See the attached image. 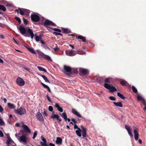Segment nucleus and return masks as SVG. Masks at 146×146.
Returning <instances> with one entry per match:
<instances>
[{"label":"nucleus","instance_id":"f257e3e1","mask_svg":"<svg viewBox=\"0 0 146 146\" xmlns=\"http://www.w3.org/2000/svg\"><path fill=\"white\" fill-rule=\"evenodd\" d=\"M25 36L26 37L31 36V38L33 39L34 36L33 30L28 27Z\"/></svg>","mask_w":146,"mask_h":146},{"label":"nucleus","instance_id":"f03ea898","mask_svg":"<svg viewBox=\"0 0 146 146\" xmlns=\"http://www.w3.org/2000/svg\"><path fill=\"white\" fill-rule=\"evenodd\" d=\"M15 112L19 115H22L26 113V110L25 108L20 107L19 109L15 110Z\"/></svg>","mask_w":146,"mask_h":146},{"label":"nucleus","instance_id":"7ed1b4c3","mask_svg":"<svg viewBox=\"0 0 146 146\" xmlns=\"http://www.w3.org/2000/svg\"><path fill=\"white\" fill-rule=\"evenodd\" d=\"M63 72L68 75L72 74V68L70 66H64V69Z\"/></svg>","mask_w":146,"mask_h":146},{"label":"nucleus","instance_id":"20e7f679","mask_svg":"<svg viewBox=\"0 0 146 146\" xmlns=\"http://www.w3.org/2000/svg\"><path fill=\"white\" fill-rule=\"evenodd\" d=\"M16 83L19 86H22L25 84V82L21 78L18 77L16 80Z\"/></svg>","mask_w":146,"mask_h":146},{"label":"nucleus","instance_id":"39448f33","mask_svg":"<svg viewBox=\"0 0 146 146\" xmlns=\"http://www.w3.org/2000/svg\"><path fill=\"white\" fill-rule=\"evenodd\" d=\"M27 137L26 136L22 135L20 137L18 140L20 142L25 144L27 142Z\"/></svg>","mask_w":146,"mask_h":146},{"label":"nucleus","instance_id":"423d86ee","mask_svg":"<svg viewBox=\"0 0 146 146\" xmlns=\"http://www.w3.org/2000/svg\"><path fill=\"white\" fill-rule=\"evenodd\" d=\"M31 17L32 21L35 22H38L40 19L39 16L35 14H32Z\"/></svg>","mask_w":146,"mask_h":146},{"label":"nucleus","instance_id":"0eeeda50","mask_svg":"<svg viewBox=\"0 0 146 146\" xmlns=\"http://www.w3.org/2000/svg\"><path fill=\"white\" fill-rule=\"evenodd\" d=\"M65 53L67 56H74L76 54L75 51L69 50H66L65 51Z\"/></svg>","mask_w":146,"mask_h":146},{"label":"nucleus","instance_id":"6e6552de","mask_svg":"<svg viewBox=\"0 0 146 146\" xmlns=\"http://www.w3.org/2000/svg\"><path fill=\"white\" fill-rule=\"evenodd\" d=\"M6 143L8 146H16V144L10 137L7 138L6 141Z\"/></svg>","mask_w":146,"mask_h":146},{"label":"nucleus","instance_id":"1a4fd4ad","mask_svg":"<svg viewBox=\"0 0 146 146\" xmlns=\"http://www.w3.org/2000/svg\"><path fill=\"white\" fill-rule=\"evenodd\" d=\"M17 29L19 30L21 33L23 35H25L27 30L23 27L21 26L17 27Z\"/></svg>","mask_w":146,"mask_h":146},{"label":"nucleus","instance_id":"9d476101","mask_svg":"<svg viewBox=\"0 0 146 146\" xmlns=\"http://www.w3.org/2000/svg\"><path fill=\"white\" fill-rule=\"evenodd\" d=\"M43 25L44 26L46 25H51L53 26H56V25L52 21H50L48 20H46L43 23Z\"/></svg>","mask_w":146,"mask_h":146},{"label":"nucleus","instance_id":"9b49d317","mask_svg":"<svg viewBox=\"0 0 146 146\" xmlns=\"http://www.w3.org/2000/svg\"><path fill=\"white\" fill-rule=\"evenodd\" d=\"M41 138L42 140L43 141H41L40 142V144L42 146H49L47 144V141L46 139L44 138L42 136L41 137Z\"/></svg>","mask_w":146,"mask_h":146},{"label":"nucleus","instance_id":"f8f14e48","mask_svg":"<svg viewBox=\"0 0 146 146\" xmlns=\"http://www.w3.org/2000/svg\"><path fill=\"white\" fill-rule=\"evenodd\" d=\"M36 116L37 119L39 121H44V118L41 113L40 112H38L37 113V114L36 115Z\"/></svg>","mask_w":146,"mask_h":146},{"label":"nucleus","instance_id":"ddd939ff","mask_svg":"<svg viewBox=\"0 0 146 146\" xmlns=\"http://www.w3.org/2000/svg\"><path fill=\"white\" fill-rule=\"evenodd\" d=\"M71 111L73 114L75 115L77 117L83 118V117H82V115L76 109L74 108H72V109Z\"/></svg>","mask_w":146,"mask_h":146},{"label":"nucleus","instance_id":"4468645a","mask_svg":"<svg viewBox=\"0 0 146 146\" xmlns=\"http://www.w3.org/2000/svg\"><path fill=\"white\" fill-rule=\"evenodd\" d=\"M120 83L123 86H126L129 88H130L131 87V85H129L127 82L124 80H121L120 81Z\"/></svg>","mask_w":146,"mask_h":146},{"label":"nucleus","instance_id":"2eb2a0df","mask_svg":"<svg viewBox=\"0 0 146 146\" xmlns=\"http://www.w3.org/2000/svg\"><path fill=\"white\" fill-rule=\"evenodd\" d=\"M125 128L127 130L128 134L131 137H133V135L132 134L131 129L129 125H126L125 126Z\"/></svg>","mask_w":146,"mask_h":146},{"label":"nucleus","instance_id":"dca6fc26","mask_svg":"<svg viewBox=\"0 0 146 146\" xmlns=\"http://www.w3.org/2000/svg\"><path fill=\"white\" fill-rule=\"evenodd\" d=\"M80 73L82 74L86 75L88 73V70L86 69L82 68H79Z\"/></svg>","mask_w":146,"mask_h":146},{"label":"nucleus","instance_id":"f3484780","mask_svg":"<svg viewBox=\"0 0 146 146\" xmlns=\"http://www.w3.org/2000/svg\"><path fill=\"white\" fill-rule=\"evenodd\" d=\"M22 127L25 132H27L29 133H31V130L27 125L23 124L22 126Z\"/></svg>","mask_w":146,"mask_h":146},{"label":"nucleus","instance_id":"a211bd4d","mask_svg":"<svg viewBox=\"0 0 146 146\" xmlns=\"http://www.w3.org/2000/svg\"><path fill=\"white\" fill-rule=\"evenodd\" d=\"M82 134L83 138H84L87 136L86 130L85 128L82 126Z\"/></svg>","mask_w":146,"mask_h":146},{"label":"nucleus","instance_id":"6ab92c4d","mask_svg":"<svg viewBox=\"0 0 146 146\" xmlns=\"http://www.w3.org/2000/svg\"><path fill=\"white\" fill-rule=\"evenodd\" d=\"M24 9H21L20 8L16 10V11L18 13H19L21 15H24Z\"/></svg>","mask_w":146,"mask_h":146},{"label":"nucleus","instance_id":"aec40b11","mask_svg":"<svg viewBox=\"0 0 146 146\" xmlns=\"http://www.w3.org/2000/svg\"><path fill=\"white\" fill-rule=\"evenodd\" d=\"M52 119L56 118V119L58 121H59L60 122L61 121L62 119H60L59 116L57 114H53L50 117Z\"/></svg>","mask_w":146,"mask_h":146},{"label":"nucleus","instance_id":"412c9836","mask_svg":"<svg viewBox=\"0 0 146 146\" xmlns=\"http://www.w3.org/2000/svg\"><path fill=\"white\" fill-rule=\"evenodd\" d=\"M62 140L60 137H57L56 138V143L57 144L61 145L62 144Z\"/></svg>","mask_w":146,"mask_h":146},{"label":"nucleus","instance_id":"4be33fe9","mask_svg":"<svg viewBox=\"0 0 146 146\" xmlns=\"http://www.w3.org/2000/svg\"><path fill=\"white\" fill-rule=\"evenodd\" d=\"M134 132L135 139L136 141L139 138V134L136 129L134 130Z\"/></svg>","mask_w":146,"mask_h":146},{"label":"nucleus","instance_id":"5701e85b","mask_svg":"<svg viewBox=\"0 0 146 146\" xmlns=\"http://www.w3.org/2000/svg\"><path fill=\"white\" fill-rule=\"evenodd\" d=\"M7 106L8 107L12 109H14L16 107L15 105L10 103H8Z\"/></svg>","mask_w":146,"mask_h":146},{"label":"nucleus","instance_id":"b1692460","mask_svg":"<svg viewBox=\"0 0 146 146\" xmlns=\"http://www.w3.org/2000/svg\"><path fill=\"white\" fill-rule=\"evenodd\" d=\"M55 107L60 112H62L63 111V109L60 107L59 105L57 103H56L55 104Z\"/></svg>","mask_w":146,"mask_h":146},{"label":"nucleus","instance_id":"393cba45","mask_svg":"<svg viewBox=\"0 0 146 146\" xmlns=\"http://www.w3.org/2000/svg\"><path fill=\"white\" fill-rule=\"evenodd\" d=\"M35 39L36 41L38 42L40 41L42 37V35H40L38 36L35 34Z\"/></svg>","mask_w":146,"mask_h":146},{"label":"nucleus","instance_id":"a878e982","mask_svg":"<svg viewBox=\"0 0 146 146\" xmlns=\"http://www.w3.org/2000/svg\"><path fill=\"white\" fill-rule=\"evenodd\" d=\"M137 98L138 100L141 101L143 104L145 103V100L141 96L138 95L137 96Z\"/></svg>","mask_w":146,"mask_h":146},{"label":"nucleus","instance_id":"bb28decb","mask_svg":"<svg viewBox=\"0 0 146 146\" xmlns=\"http://www.w3.org/2000/svg\"><path fill=\"white\" fill-rule=\"evenodd\" d=\"M79 68H72V74H77L79 71Z\"/></svg>","mask_w":146,"mask_h":146},{"label":"nucleus","instance_id":"cd10ccee","mask_svg":"<svg viewBox=\"0 0 146 146\" xmlns=\"http://www.w3.org/2000/svg\"><path fill=\"white\" fill-rule=\"evenodd\" d=\"M81 130L80 129V128H78V130H77L76 131V132L77 135L79 137H80L81 136Z\"/></svg>","mask_w":146,"mask_h":146},{"label":"nucleus","instance_id":"c85d7f7f","mask_svg":"<svg viewBox=\"0 0 146 146\" xmlns=\"http://www.w3.org/2000/svg\"><path fill=\"white\" fill-rule=\"evenodd\" d=\"M113 104L116 106L120 107H123V105L121 102H113Z\"/></svg>","mask_w":146,"mask_h":146},{"label":"nucleus","instance_id":"c756f323","mask_svg":"<svg viewBox=\"0 0 146 146\" xmlns=\"http://www.w3.org/2000/svg\"><path fill=\"white\" fill-rule=\"evenodd\" d=\"M36 52L39 56L43 58L44 56L45 55L44 54L39 50H37L36 51Z\"/></svg>","mask_w":146,"mask_h":146},{"label":"nucleus","instance_id":"7c9ffc66","mask_svg":"<svg viewBox=\"0 0 146 146\" xmlns=\"http://www.w3.org/2000/svg\"><path fill=\"white\" fill-rule=\"evenodd\" d=\"M60 115L64 119L65 121H66L67 116L65 112H64L62 114H60Z\"/></svg>","mask_w":146,"mask_h":146},{"label":"nucleus","instance_id":"2f4dec72","mask_svg":"<svg viewBox=\"0 0 146 146\" xmlns=\"http://www.w3.org/2000/svg\"><path fill=\"white\" fill-rule=\"evenodd\" d=\"M28 50L31 53L35 54H36V52L34 51V49L33 48H29V47H27Z\"/></svg>","mask_w":146,"mask_h":146},{"label":"nucleus","instance_id":"473e14b6","mask_svg":"<svg viewBox=\"0 0 146 146\" xmlns=\"http://www.w3.org/2000/svg\"><path fill=\"white\" fill-rule=\"evenodd\" d=\"M37 68L40 71H43L45 72H47V71L45 69L42 68L40 66H38Z\"/></svg>","mask_w":146,"mask_h":146},{"label":"nucleus","instance_id":"72a5a7b5","mask_svg":"<svg viewBox=\"0 0 146 146\" xmlns=\"http://www.w3.org/2000/svg\"><path fill=\"white\" fill-rule=\"evenodd\" d=\"M78 38L79 39H81L83 42H85L86 41V38L85 37L82 36H78Z\"/></svg>","mask_w":146,"mask_h":146},{"label":"nucleus","instance_id":"f704fd0d","mask_svg":"<svg viewBox=\"0 0 146 146\" xmlns=\"http://www.w3.org/2000/svg\"><path fill=\"white\" fill-rule=\"evenodd\" d=\"M117 96L120 97L123 100H125V97L124 96L121 94L119 92H118L117 93Z\"/></svg>","mask_w":146,"mask_h":146},{"label":"nucleus","instance_id":"c9c22d12","mask_svg":"<svg viewBox=\"0 0 146 146\" xmlns=\"http://www.w3.org/2000/svg\"><path fill=\"white\" fill-rule=\"evenodd\" d=\"M41 76L43 78L46 82L50 83V82L49 81L47 77L45 76L42 75H41Z\"/></svg>","mask_w":146,"mask_h":146},{"label":"nucleus","instance_id":"e433bc0d","mask_svg":"<svg viewBox=\"0 0 146 146\" xmlns=\"http://www.w3.org/2000/svg\"><path fill=\"white\" fill-rule=\"evenodd\" d=\"M76 53L82 55L85 54L86 53V52L80 50L77 51Z\"/></svg>","mask_w":146,"mask_h":146},{"label":"nucleus","instance_id":"4c0bfd02","mask_svg":"<svg viewBox=\"0 0 146 146\" xmlns=\"http://www.w3.org/2000/svg\"><path fill=\"white\" fill-rule=\"evenodd\" d=\"M43 58L46 59L48 60H51L50 57L49 56L45 54Z\"/></svg>","mask_w":146,"mask_h":146},{"label":"nucleus","instance_id":"58836bf2","mask_svg":"<svg viewBox=\"0 0 146 146\" xmlns=\"http://www.w3.org/2000/svg\"><path fill=\"white\" fill-rule=\"evenodd\" d=\"M111 89V90H110V92H113L115 91H117V90L116 88H115L113 87V86H111V88H110Z\"/></svg>","mask_w":146,"mask_h":146},{"label":"nucleus","instance_id":"ea45409f","mask_svg":"<svg viewBox=\"0 0 146 146\" xmlns=\"http://www.w3.org/2000/svg\"><path fill=\"white\" fill-rule=\"evenodd\" d=\"M104 87L107 89H109L111 88V86L107 83H105L104 85Z\"/></svg>","mask_w":146,"mask_h":146},{"label":"nucleus","instance_id":"a19ab883","mask_svg":"<svg viewBox=\"0 0 146 146\" xmlns=\"http://www.w3.org/2000/svg\"><path fill=\"white\" fill-rule=\"evenodd\" d=\"M24 14H25L27 15H28L30 12V11L29 10L25 9L24 10Z\"/></svg>","mask_w":146,"mask_h":146},{"label":"nucleus","instance_id":"79ce46f5","mask_svg":"<svg viewBox=\"0 0 146 146\" xmlns=\"http://www.w3.org/2000/svg\"><path fill=\"white\" fill-rule=\"evenodd\" d=\"M0 9L5 11L6 10V8L4 6L0 5Z\"/></svg>","mask_w":146,"mask_h":146},{"label":"nucleus","instance_id":"37998d69","mask_svg":"<svg viewBox=\"0 0 146 146\" xmlns=\"http://www.w3.org/2000/svg\"><path fill=\"white\" fill-rule=\"evenodd\" d=\"M5 123L3 120L1 119L0 118V126H2L5 125Z\"/></svg>","mask_w":146,"mask_h":146},{"label":"nucleus","instance_id":"c03bdc74","mask_svg":"<svg viewBox=\"0 0 146 146\" xmlns=\"http://www.w3.org/2000/svg\"><path fill=\"white\" fill-rule=\"evenodd\" d=\"M56 45V47L54 48H53V50H54V51L56 52L58 51L60 49V48H58V46L56 44H55Z\"/></svg>","mask_w":146,"mask_h":146},{"label":"nucleus","instance_id":"a18cd8bd","mask_svg":"<svg viewBox=\"0 0 146 146\" xmlns=\"http://www.w3.org/2000/svg\"><path fill=\"white\" fill-rule=\"evenodd\" d=\"M62 31L65 33H68L69 31L68 29H64L62 30Z\"/></svg>","mask_w":146,"mask_h":146},{"label":"nucleus","instance_id":"49530a36","mask_svg":"<svg viewBox=\"0 0 146 146\" xmlns=\"http://www.w3.org/2000/svg\"><path fill=\"white\" fill-rule=\"evenodd\" d=\"M132 89L134 92L137 93V89L133 86H132Z\"/></svg>","mask_w":146,"mask_h":146},{"label":"nucleus","instance_id":"de8ad7c7","mask_svg":"<svg viewBox=\"0 0 146 146\" xmlns=\"http://www.w3.org/2000/svg\"><path fill=\"white\" fill-rule=\"evenodd\" d=\"M53 33L54 35H56V36H57V35H60V36H62V35L60 33H58L56 32H54Z\"/></svg>","mask_w":146,"mask_h":146},{"label":"nucleus","instance_id":"09e8293b","mask_svg":"<svg viewBox=\"0 0 146 146\" xmlns=\"http://www.w3.org/2000/svg\"><path fill=\"white\" fill-rule=\"evenodd\" d=\"M37 132L36 131H35L34 134H33V139H34L36 137V136H37Z\"/></svg>","mask_w":146,"mask_h":146},{"label":"nucleus","instance_id":"8fccbe9b","mask_svg":"<svg viewBox=\"0 0 146 146\" xmlns=\"http://www.w3.org/2000/svg\"><path fill=\"white\" fill-rule=\"evenodd\" d=\"M15 18L18 22L19 23H21V20L19 17H15Z\"/></svg>","mask_w":146,"mask_h":146},{"label":"nucleus","instance_id":"3c124183","mask_svg":"<svg viewBox=\"0 0 146 146\" xmlns=\"http://www.w3.org/2000/svg\"><path fill=\"white\" fill-rule=\"evenodd\" d=\"M41 84L45 88L47 89L49 87L47 85L45 84L42 82H41Z\"/></svg>","mask_w":146,"mask_h":146},{"label":"nucleus","instance_id":"603ef678","mask_svg":"<svg viewBox=\"0 0 146 146\" xmlns=\"http://www.w3.org/2000/svg\"><path fill=\"white\" fill-rule=\"evenodd\" d=\"M48 110L51 112H52L53 111V108L52 106H50L48 107Z\"/></svg>","mask_w":146,"mask_h":146},{"label":"nucleus","instance_id":"864d4df0","mask_svg":"<svg viewBox=\"0 0 146 146\" xmlns=\"http://www.w3.org/2000/svg\"><path fill=\"white\" fill-rule=\"evenodd\" d=\"M53 29L56 31L58 32H61V30L60 29H56V28H54Z\"/></svg>","mask_w":146,"mask_h":146},{"label":"nucleus","instance_id":"5fc2aeb1","mask_svg":"<svg viewBox=\"0 0 146 146\" xmlns=\"http://www.w3.org/2000/svg\"><path fill=\"white\" fill-rule=\"evenodd\" d=\"M23 21L25 25H26L27 24L28 21L27 20L25 19H23Z\"/></svg>","mask_w":146,"mask_h":146},{"label":"nucleus","instance_id":"6e6d98bb","mask_svg":"<svg viewBox=\"0 0 146 146\" xmlns=\"http://www.w3.org/2000/svg\"><path fill=\"white\" fill-rule=\"evenodd\" d=\"M110 100H112V101H115V98L113 96H110L109 98Z\"/></svg>","mask_w":146,"mask_h":146},{"label":"nucleus","instance_id":"4d7b16f0","mask_svg":"<svg viewBox=\"0 0 146 146\" xmlns=\"http://www.w3.org/2000/svg\"><path fill=\"white\" fill-rule=\"evenodd\" d=\"M105 82L107 83H110V79L109 78H106L105 80Z\"/></svg>","mask_w":146,"mask_h":146},{"label":"nucleus","instance_id":"13d9d810","mask_svg":"<svg viewBox=\"0 0 146 146\" xmlns=\"http://www.w3.org/2000/svg\"><path fill=\"white\" fill-rule=\"evenodd\" d=\"M46 97L48 101L50 102H52V101L51 100L50 97L48 96V95H47Z\"/></svg>","mask_w":146,"mask_h":146},{"label":"nucleus","instance_id":"bf43d9fd","mask_svg":"<svg viewBox=\"0 0 146 146\" xmlns=\"http://www.w3.org/2000/svg\"><path fill=\"white\" fill-rule=\"evenodd\" d=\"M4 136L3 133L1 130H0V137H3Z\"/></svg>","mask_w":146,"mask_h":146},{"label":"nucleus","instance_id":"052dcab7","mask_svg":"<svg viewBox=\"0 0 146 146\" xmlns=\"http://www.w3.org/2000/svg\"><path fill=\"white\" fill-rule=\"evenodd\" d=\"M23 68H24V69H25V70H26L27 71H28L29 72H30V69L29 68H27L25 67H24Z\"/></svg>","mask_w":146,"mask_h":146},{"label":"nucleus","instance_id":"680f3d73","mask_svg":"<svg viewBox=\"0 0 146 146\" xmlns=\"http://www.w3.org/2000/svg\"><path fill=\"white\" fill-rule=\"evenodd\" d=\"M71 120L74 123H76V121L75 120V119L74 118H72L71 119Z\"/></svg>","mask_w":146,"mask_h":146},{"label":"nucleus","instance_id":"e2e57ef3","mask_svg":"<svg viewBox=\"0 0 146 146\" xmlns=\"http://www.w3.org/2000/svg\"><path fill=\"white\" fill-rule=\"evenodd\" d=\"M76 123H74V127L75 129H78V128H79V127H78L77 125L76 124Z\"/></svg>","mask_w":146,"mask_h":146},{"label":"nucleus","instance_id":"0e129e2a","mask_svg":"<svg viewBox=\"0 0 146 146\" xmlns=\"http://www.w3.org/2000/svg\"><path fill=\"white\" fill-rule=\"evenodd\" d=\"M19 135L17 133H16L15 134V137L18 139V140L19 139V138L20 137L19 136Z\"/></svg>","mask_w":146,"mask_h":146},{"label":"nucleus","instance_id":"69168bd1","mask_svg":"<svg viewBox=\"0 0 146 146\" xmlns=\"http://www.w3.org/2000/svg\"><path fill=\"white\" fill-rule=\"evenodd\" d=\"M5 5L7 7H11V5L10 4L7 3V4H5Z\"/></svg>","mask_w":146,"mask_h":146},{"label":"nucleus","instance_id":"338daca9","mask_svg":"<svg viewBox=\"0 0 146 146\" xmlns=\"http://www.w3.org/2000/svg\"><path fill=\"white\" fill-rule=\"evenodd\" d=\"M49 145L50 146H55V145L54 144L52 143H50L49 144Z\"/></svg>","mask_w":146,"mask_h":146},{"label":"nucleus","instance_id":"774afa93","mask_svg":"<svg viewBox=\"0 0 146 146\" xmlns=\"http://www.w3.org/2000/svg\"><path fill=\"white\" fill-rule=\"evenodd\" d=\"M143 104L145 106V107L143 109L144 111H145L146 110V103H145Z\"/></svg>","mask_w":146,"mask_h":146}]
</instances>
